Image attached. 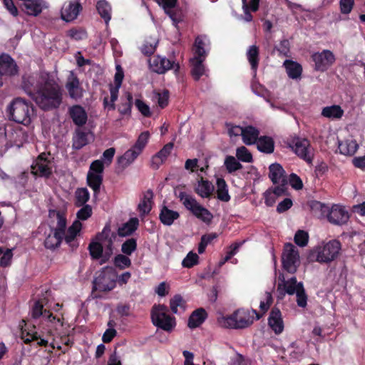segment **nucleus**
Instances as JSON below:
<instances>
[{
	"label": "nucleus",
	"instance_id": "f257e3e1",
	"mask_svg": "<svg viewBox=\"0 0 365 365\" xmlns=\"http://www.w3.org/2000/svg\"><path fill=\"white\" fill-rule=\"evenodd\" d=\"M33 100L43 110L58 108L62 103L63 89L53 77L48 73L42 72Z\"/></svg>",
	"mask_w": 365,
	"mask_h": 365
},
{
	"label": "nucleus",
	"instance_id": "f03ea898",
	"mask_svg": "<svg viewBox=\"0 0 365 365\" xmlns=\"http://www.w3.org/2000/svg\"><path fill=\"white\" fill-rule=\"evenodd\" d=\"M6 113L9 120L28 125L31 122L34 109L30 103L18 97L13 99L7 106Z\"/></svg>",
	"mask_w": 365,
	"mask_h": 365
},
{
	"label": "nucleus",
	"instance_id": "7ed1b4c3",
	"mask_svg": "<svg viewBox=\"0 0 365 365\" xmlns=\"http://www.w3.org/2000/svg\"><path fill=\"white\" fill-rule=\"evenodd\" d=\"M312 208L314 210H319L323 216L326 215L328 221L334 225H342L346 224L349 215L344 207L339 205H333L331 207L316 201L312 203Z\"/></svg>",
	"mask_w": 365,
	"mask_h": 365
},
{
	"label": "nucleus",
	"instance_id": "20e7f679",
	"mask_svg": "<svg viewBox=\"0 0 365 365\" xmlns=\"http://www.w3.org/2000/svg\"><path fill=\"white\" fill-rule=\"evenodd\" d=\"M254 322L250 311L238 309L228 317H221L217 319L219 325L223 328L244 329L250 327Z\"/></svg>",
	"mask_w": 365,
	"mask_h": 365
},
{
	"label": "nucleus",
	"instance_id": "39448f33",
	"mask_svg": "<svg viewBox=\"0 0 365 365\" xmlns=\"http://www.w3.org/2000/svg\"><path fill=\"white\" fill-rule=\"evenodd\" d=\"M279 280L281 281L278 284V289H283L285 293L293 295L296 294L297 303L300 307L307 306V296L305 293L302 282H297L296 277H292L286 280L282 274H279Z\"/></svg>",
	"mask_w": 365,
	"mask_h": 365
},
{
	"label": "nucleus",
	"instance_id": "423d86ee",
	"mask_svg": "<svg viewBox=\"0 0 365 365\" xmlns=\"http://www.w3.org/2000/svg\"><path fill=\"white\" fill-rule=\"evenodd\" d=\"M341 244L338 240H331L323 247H317L311 254V258L320 263L333 261L339 255Z\"/></svg>",
	"mask_w": 365,
	"mask_h": 365
},
{
	"label": "nucleus",
	"instance_id": "0eeeda50",
	"mask_svg": "<svg viewBox=\"0 0 365 365\" xmlns=\"http://www.w3.org/2000/svg\"><path fill=\"white\" fill-rule=\"evenodd\" d=\"M178 197L182 202L183 205L198 219L204 222L210 223L212 219L211 212L200 205L197 200L192 196L184 192H180Z\"/></svg>",
	"mask_w": 365,
	"mask_h": 365
},
{
	"label": "nucleus",
	"instance_id": "6e6552de",
	"mask_svg": "<svg viewBox=\"0 0 365 365\" xmlns=\"http://www.w3.org/2000/svg\"><path fill=\"white\" fill-rule=\"evenodd\" d=\"M168 307L163 304L155 305L151 311L153 324L165 331H170L175 326L174 317L168 314Z\"/></svg>",
	"mask_w": 365,
	"mask_h": 365
},
{
	"label": "nucleus",
	"instance_id": "1a4fd4ad",
	"mask_svg": "<svg viewBox=\"0 0 365 365\" xmlns=\"http://www.w3.org/2000/svg\"><path fill=\"white\" fill-rule=\"evenodd\" d=\"M283 268L289 273L297 272L300 264L299 255L297 248L291 243L284 245L282 255Z\"/></svg>",
	"mask_w": 365,
	"mask_h": 365
},
{
	"label": "nucleus",
	"instance_id": "9d476101",
	"mask_svg": "<svg viewBox=\"0 0 365 365\" xmlns=\"http://www.w3.org/2000/svg\"><path fill=\"white\" fill-rule=\"evenodd\" d=\"M116 235L111 232L108 225L105 226L102 232L96 235V240L100 241L102 243L103 248L105 249L102 263L108 260L113 255V244Z\"/></svg>",
	"mask_w": 365,
	"mask_h": 365
},
{
	"label": "nucleus",
	"instance_id": "9b49d317",
	"mask_svg": "<svg viewBox=\"0 0 365 365\" xmlns=\"http://www.w3.org/2000/svg\"><path fill=\"white\" fill-rule=\"evenodd\" d=\"M149 66L150 69L157 73L163 74L170 69H173L177 73L180 69L178 63H175L166 58L159 56H154L153 58L149 60Z\"/></svg>",
	"mask_w": 365,
	"mask_h": 365
},
{
	"label": "nucleus",
	"instance_id": "f8f14e48",
	"mask_svg": "<svg viewBox=\"0 0 365 365\" xmlns=\"http://www.w3.org/2000/svg\"><path fill=\"white\" fill-rule=\"evenodd\" d=\"M312 58L315 64V69L321 71H326L335 61L334 53L329 50L314 53Z\"/></svg>",
	"mask_w": 365,
	"mask_h": 365
},
{
	"label": "nucleus",
	"instance_id": "ddd939ff",
	"mask_svg": "<svg viewBox=\"0 0 365 365\" xmlns=\"http://www.w3.org/2000/svg\"><path fill=\"white\" fill-rule=\"evenodd\" d=\"M292 149L299 158L304 160L307 163L309 164L312 163L313 152L308 140L297 138L294 142Z\"/></svg>",
	"mask_w": 365,
	"mask_h": 365
},
{
	"label": "nucleus",
	"instance_id": "4468645a",
	"mask_svg": "<svg viewBox=\"0 0 365 365\" xmlns=\"http://www.w3.org/2000/svg\"><path fill=\"white\" fill-rule=\"evenodd\" d=\"M65 87L71 98L78 101L83 97V89L73 72H71L68 76Z\"/></svg>",
	"mask_w": 365,
	"mask_h": 365
},
{
	"label": "nucleus",
	"instance_id": "2eb2a0df",
	"mask_svg": "<svg viewBox=\"0 0 365 365\" xmlns=\"http://www.w3.org/2000/svg\"><path fill=\"white\" fill-rule=\"evenodd\" d=\"M49 164L50 162L47 160L46 154L43 153L38 156L32 164L31 172L36 175L48 177L51 174V168Z\"/></svg>",
	"mask_w": 365,
	"mask_h": 365
},
{
	"label": "nucleus",
	"instance_id": "dca6fc26",
	"mask_svg": "<svg viewBox=\"0 0 365 365\" xmlns=\"http://www.w3.org/2000/svg\"><path fill=\"white\" fill-rule=\"evenodd\" d=\"M117 71L115 75V86H110V103H108V97H106L103 101V103L106 107H108L110 110L115 109L114 102L118 98V90L121 86L123 79V72L120 66H116Z\"/></svg>",
	"mask_w": 365,
	"mask_h": 365
},
{
	"label": "nucleus",
	"instance_id": "f3484780",
	"mask_svg": "<svg viewBox=\"0 0 365 365\" xmlns=\"http://www.w3.org/2000/svg\"><path fill=\"white\" fill-rule=\"evenodd\" d=\"M18 73V66L14 59L8 54L0 56V76L11 77Z\"/></svg>",
	"mask_w": 365,
	"mask_h": 365
},
{
	"label": "nucleus",
	"instance_id": "a211bd4d",
	"mask_svg": "<svg viewBox=\"0 0 365 365\" xmlns=\"http://www.w3.org/2000/svg\"><path fill=\"white\" fill-rule=\"evenodd\" d=\"M81 10V6L79 3L66 1L61 8V19L66 22L72 21L77 18Z\"/></svg>",
	"mask_w": 365,
	"mask_h": 365
},
{
	"label": "nucleus",
	"instance_id": "6ab92c4d",
	"mask_svg": "<svg viewBox=\"0 0 365 365\" xmlns=\"http://www.w3.org/2000/svg\"><path fill=\"white\" fill-rule=\"evenodd\" d=\"M68 113L75 125L78 127L84 125L88 120V115L85 109L79 106L75 105L68 108Z\"/></svg>",
	"mask_w": 365,
	"mask_h": 365
},
{
	"label": "nucleus",
	"instance_id": "aec40b11",
	"mask_svg": "<svg viewBox=\"0 0 365 365\" xmlns=\"http://www.w3.org/2000/svg\"><path fill=\"white\" fill-rule=\"evenodd\" d=\"M268 323L276 334H279L284 329V324L281 312L277 308H273L268 319Z\"/></svg>",
	"mask_w": 365,
	"mask_h": 365
},
{
	"label": "nucleus",
	"instance_id": "412c9836",
	"mask_svg": "<svg viewBox=\"0 0 365 365\" xmlns=\"http://www.w3.org/2000/svg\"><path fill=\"white\" fill-rule=\"evenodd\" d=\"M89 132L85 131L82 128L76 129L72 138V148L74 150H80L86 145L89 142Z\"/></svg>",
	"mask_w": 365,
	"mask_h": 365
},
{
	"label": "nucleus",
	"instance_id": "4be33fe9",
	"mask_svg": "<svg viewBox=\"0 0 365 365\" xmlns=\"http://www.w3.org/2000/svg\"><path fill=\"white\" fill-rule=\"evenodd\" d=\"M269 177L274 184L287 181L285 172L281 165L278 163L272 164L269 166Z\"/></svg>",
	"mask_w": 365,
	"mask_h": 365
},
{
	"label": "nucleus",
	"instance_id": "5701e85b",
	"mask_svg": "<svg viewBox=\"0 0 365 365\" xmlns=\"http://www.w3.org/2000/svg\"><path fill=\"white\" fill-rule=\"evenodd\" d=\"M180 217L177 211L170 210L166 206H163L160 210L159 218L160 222L167 226H170L173 224L174 221Z\"/></svg>",
	"mask_w": 365,
	"mask_h": 365
},
{
	"label": "nucleus",
	"instance_id": "b1692460",
	"mask_svg": "<svg viewBox=\"0 0 365 365\" xmlns=\"http://www.w3.org/2000/svg\"><path fill=\"white\" fill-rule=\"evenodd\" d=\"M207 317V313L203 308H199L194 311L189 317L187 326L195 329L203 323Z\"/></svg>",
	"mask_w": 365,
	"mask_h": 365
},
{
	"label": "nucleus",
	"instance_id": "393cba45",
	"mask_svg": "<svg viewBox=\"0 0 365 365\" xmlns=\"http://www.w3.org/2000/svg\"><path fill=\"white\" fill-rule=\"evenodd\" d=\"M153 192L151 190H148L143 195V199L138 204V209L143 215L148 214L153 205Z\"/></svg>",
	"mask_w": 365,
	"mask_h": 365
},
{
	"label": "nucleus",
	"instance_id": "a878e982",
	"mask_svg": "<svg viewBox=\"0 0 365 365\" xmlns=\"http://www.w3.org/2000/svg\"><path fill=\"white\" fill-rule=\"evenodd\" d=\"M195 190L202 197L207 198L212 194L214 186L208 180H204L203 178H201V180L197 182Z\"/></svg>",
	"mask_w": 365,
	"mask_h": 365
},
{
	"label": "nucleus",
	"instance_id": "bb28decb",
	"mask_svg": "<svg viewBox=\"0 0 365 365\" xmlns=\"http://www.w3.org/2000/svg\"><path fill=\"white\" fill-rule=\"evenodd\" d=\"M140 153V152L133 147L118 158V163L119 165L124 169L129 166L137 158Z\"/></svg>",
	"mask_w": 365,
	"mask_h": 365
},
{
	"label": "nucleus",
	"instance_id": "cd10ccee",
	"mask_svg": "<svg viewBox=\"0 0 365 365\" xmlns=\"http://www.w3.org/2000/svg\"><path fill=\"white\" fill-rule=\"evenodd\" d=\"M22 9L29 15L37 16L42 11L41 0H26L23 3Z\"/></svg>",
	"mask_w": 365,
	"mask_h": 365
},
{
	"label": "nucleus",
	"instance_id": "c85d7f7f",
	"mask_svg": "<svg viewBox=\"0 0 365 365\" xmlns=\"http://www.w3.org/2000/svg\"><path fill=\"white\" fill-rule=\"evenodd\" d=\"M242 140L246 145H252L256 143L259 138V130L252 126L243 128Z\"/></svg>",
	"mask_w": 365,
	"mask_h": 365
},
{
	"label": "nucleus",
	"instance_id": "c756f323",
	"mask_svg": "<svg viewBox=\"0 0 365 365\" xmlns=\"http://www.w3.org/2000/svg\"><path fill=\"white\" fill-rule=\"evenodd\" d=\"M339 152L345 155H354L358 149V144L354 140H346L339 143Z\"/></svg>",
	"mask_w": 365,
	"mask_h": 365
},
{
	"label": "nucleus",
	"instance_id": "7c9ffc66",
	"mask_svg": "<svg viewBox=\"0 0 365 365\" xmlns=\"http://www.w3.org/2000/svg\"><path fill=\"white\" fill-rule=\"evenodd\" d=\"M259 150L266 153H272L274 151V143L272 138L262 136L259 138L256 143Z\"/></svg>",
	"mask_w": 365,
	"mask_h": 365
},
{
	"label": "nucleus",
	"instance_id": "2f4dec72",
	"mask_svg": "<svg viewBox=\"0 0 365 365\" xmlns=\"http://www.w3.org/2000/svg\"><path fill=\"white\" fill-rule=\"evenodd\" d=\"M287 75L292 79L300 78L302 68L300 64L292 61L286 60L284 63Z\"/></svg>",
	"mask_w": 365,
	"mask_h": 365
},
{
	"label": "nucleus",
	"instance_id": "473e14b6",
	"mask_svg": "<svg viewBox=\"0 0 365 365\" xmlns=\"http://www.w3.org/2000/svg\"><path fill=\"white\" fill-rule=\"evenodd\" d=\"M31 316L34 319H37L42 316L48 319L50 322L56 320V317L53 316L51 313L43 309V306L40 302H36L32 307Z\"/></svg>",
	"mask_w": 365,
	"mask_h": 365
},
{
	"label": "nucleus",
	"instance_id": "72a5a7b5",
	"mask_svg": "<svg viewBox=\"0 0 365 365\" xmlns=\"http://www.w3.org/2000/svg\"><path fill=\"white\" fill-rule=\"evenodd\" d=\"M205 42L202 36H197L195 38L193 46L194 56L192 58H197L200 60H205L207 56L205 48Z\"/></svg>",
	"mask_w": 365,
	"mask_h": 365
},
{
	"label": "nucleus",
	"instance_id": "f704fd0d",
	"mask_svg": "<svg viewBox=\"0 0 365 365\" xmlns=\"http://www.w3.org/2000/svg\"><path fill=\"white\" fill-rule=\"evenodd\" d=\"M63 236L61 232H56L53 230L52 233L49 234L45 240V247L48 249H55L60 245Z\"/></svg>",
	"mask_w": 365,
	"mask_h": 365
},
{
	"label": "nucleus",
	"instance_id": "c9c22d12",
	"mask_svg": "<svg viewBox=\"0 0 365 365\" xmlns=\"http://www.w3.org/2000/svg\"><path fill=\"white\" fill-rule=\"evenodd\" d=\"M82 228V224L79 220H75L71 226H70L66 233L64 232V239L66 243L71 244L73 242L77 235L80 232Z\"/></svg>",
	"mask_w": 365,
	"mask_h": 365
},
{
	"label": "nucleus",
	"instance_id": "e433bc0d",
	"mask_svg": "<svg viewBox=\"0 0 365 365\" xmlns=\"http://www.w3.org/2000/svg\"><path fill=\"white\" fill-rule=\"evenodd\" d=\"M139 221L138 218H131L128 222L119 227L118 233L121 237H125L135 232L138 226Z\"/></svg>",
	"mask_w": 365,
	"mask_h": 365
},
{
	"label": "nucleus",
	"instance_id": "4c0bfd02",
	"mask_svg": "<svg viewBox=\"0 0 365 365\" xmlns=\"http://www.w3.org/2000/svg\"><path fill=\"white\" fill-rule=\"evenodd\" d=\"M87 181L88 185L93 190L94 193L96 195L100 191V187L102 184L103 176L98 173H93V172H88L87 175Z\"/></svg>",
	"mask_w": 365,
	"mask_h": 365
},
{
	"label": "nucleus",
	"instance_id": "58836bf2",
	"mask_svg": "<svg viewBox=\"0 0 365 365\" xmlns=\"http://www.w3.org/2000/svg\"><path fill=\"white\" fill-rule=\"evenodd\" d=\"M216 184L217 198L221 201L228 202L230 200V196L228 193L227 185L225 180L217 178Z\"/></svg>",
	"mask_w": 365,
	"mask_h": 365
},
{
	"label": "nucleus",
	"instance_id": "ea45409f",
	"mask_svg": "<svg viewBox=\"0 0 365 365\" xmlns=\"http://www.w3.org/2000/svg\"><path fill=\"white\" fill-rule=\"evenodd\" d=\"M96 9L98 14L105 20L106 24H108L111 19V7L110 4L104 0H101L97 2Z\"/></svg>",
	"mask_w": 365,
	"mask_h": 365
},
{
	"label": "nucleus",
	"instance_id": "a19ab883",
	"mask_svg": "<svg viewBox=\"0 0 365 365\" xmlns=\"http://www.w3.org/2000/svg\"><path fill=\"white\" fill-rule=\"evenodd\" d=\"M205 60L197 58H191L190 63L192 66L191 73L195 80L198 81L200 78L205 73V69L203 65Z\"/></svg>",
	"mask_w": 365,
	"mask_h": 365
},
{
	"label": "nucleus",
	"instance_id": "79ce46f5",
	"mask_svg": "<svg viewBox=\"0 0 365 365\" xmlns=\"http://www.w3.org/2000/svg\"><path fill=\"white\" fill-rule=\"evenodd\" d=\"M106 276L101 275L98 278H96L94 281V287L96 289H98L102 292H107L112 290L115 286V282L113 280L110 281L108 283L106 282Z\"/></svg>",
	"mask_w": 365,
	"mask_h": 365
},
{
	"label": "nucleus",
	"instance_id": "37998d69",
	"mask_svg": "<svg viewBox=\"0 0 365 365\" xmlns=\"http://www.w3.org/2000/svg\"><path fill=\"white\" fill-rule=\"evenodd\" d=\"M343 114L344 110L337 105L324 107L322 111V115L328 118H341Z\"/></svg>",
	"mask_w": 365,
	"mask_h": 365
},
{
	"label": "nucleus",
	"instance_id": "c03bdc74",
	"mask_svg": "<svg viewBox=\"0 0 365 365\" xmlns=\"http://www.w3.org/2000/svg\"><path fill=\"white\" fill-rule=\"evenodd\" d=\"M247 59L251 65L252 69L256 72L259 63V48L255 45L250 46L247 52Z\"/></svg>",
	"mask_w": 365,
	"mask_h": 365
},
{
	"label": "nucleus",
	"instance_id": "a18cd8bd",
	"mask_svg": "<svg viewBox=\"0 0 365 365\" xmlns=\"http://www.w3.org/2000/svg\"><path fill=\"white\" fill-rule=\"evenodd\" d=\"M156 2L163 6L165 13L170 17L175 24L177 23L175 13L173 11L172 9L175 6L177 0H155Z\"/></svg>",
	"mask_w": 365,
	"mask_h": 365
},
{
	"label": "nucleus",
	"instance_id": "49530a36",
	"mask_svg": "<svg viewBox=\"0 0 365 365\" xmlns=\"http://www.w3.org/2000/svg\"><path fill=\"white\" fill-rule=\"evenodd\" d=\"M88 250L93 259H98L101 257L103 258V248L102 243H101L100 241L96 240L90 243Z\"/></svg>",
	"mask_w": 365,
	"mask_h": 365
},
{
	"label": "nucleus",
	"instance_id": "de8ad7c7",
	"mask_svg": "<svg viewBox=\"0 0 365 365\" xmlns=\"http://www.w3.org/2000/svg\"><path fill=\"white\" fill-rule=\"evenodd\" d=\"M76 205L81 207L89 200V192L86 188H79L76 191Z\"/></svg>",
	"mask_w": 365,
	"mask_h": 365
},
{
	"label": "nucleus",
	"instance_id": "09e8293b",
	"mask_svg": "<svg viewBox=\"0 0 365 365\" xmlns=\"http://www.w3.org/2000/svg\"><path fill=\"white\" fill-rule=\"evenodd\" d=\"M170 307L171 311L174 314H178V308L180 307L182 309V311H185V302L183 300L182 297L180 294L175 295L172 299L170 300Z\"/></svg>",
	"mask_w": 365,
	"mask_h": 365
},
{
	"label": "nucleus",
	"instance_id": "8fccbe9b",
	"mask_svg": "<svg viewBox=\"0 0 365 365\" xmlns=\"http://www.w3.org/2000/svg\"><path fill=\"white\" fill-rule=\"evenodd\" d=\"M225 165L228 173H232L242 168V165L235 157L227 156L225 160Z\"/></svg>",
	"mask_w": 365,
	"mask_h": 365
},
{
	"label": "nucleus",
	"instance_id": "3c124183",
	"mask_svg": "<svg viewBox=\"0 0 365 365\" xmlns=\"http://www.w3.org/2000/svg\"><path fill=\"white\" fill-rule=\"evenodd\" d=\"M158 41L156 38L146 40L145 43L140 48L142 53L146 56L153 54L156 48Z\"/></svg>",
	"mask_w": 365,
	"mask_h": 365
},
{
	"label": "nucleus",
	"instance_id": "603ef678",
	"mask_svg": "<svg viewBox=\"0 0 365 365\" xmlns=\"http://www.w3.org/2000/svg\"><path fill=\"white\" fill-rule=\"evenodd\" d=\"M236 156L242 162L251 163L252 161V154L245 146L239 147L237 149Z\"/></svg>",
	"mask_w": 365,
	"mask_h": 365
},
{
	"label": "nucleus",
	"instance_id": "864d4df0",
	"mask_svg": "<svg viewBox=\"0 0 365 365\" xmlns=\"http://www.w3.org/2000/svg\"><path fill=\"white\" fill-rule=\"evenodd\" d=\"M150 138V133L148 131L143 132L139 136L138 138L133 145V148L138 150L139 152H142L145 146L146 145L148 139Z\"/></svg>",
	"mask_w": 365,
	"mask_h": 365
},
{
	"label": "nucleus",
	"instance_id": "5fc2aeb1",
	"mask_svg": "<svg viewBox=\"0 0 365 365\" xmlns=\"http://www.w3.org/2000/svg\"><path fill=\"white\" fill-rule=\"evenodd\" d=\"M136 240L134 238H130L122 245L121 250L124 254L130 255L136 250Z\"/></svg>",
	"mask_w": 365,
	"mask_h": 365
},
{
	"label": "nucleus",
	"instance_id": "6e6d98bb",
	"mask_svg": "<svg viewBox=\"0 0 365 365\" xmlns=\"http://www.w3.org/2000/svg\"><path fill=\"white\" fill-rule=\"evenodd\" d=\"M34 79L31 76H23L21 86L24 91L33 99L35 92L32 91Z\"/></svg>",
	"mask_w": 365,
	"mask_h": 365
},
{
	"label": "nucleus",
	"instance_id": "4d7b16f0",
	"mask_svg": "<svg viewBox=\"0 0 365 365\" xmlns=\"http://www.w3.org/2000/svg\"><path fill=\"white\" fill-rule=\"evenodd\" d=\"M114 264L120 269L129 267L131 265L130 259L125 255H118L114 259Z\"/></svg>",
	"mask_w": 365,
	"mask_h": 365
},
{
	"label": "nucleus",
	"instance_id": "13d9d810",
	"mask_svg": "<svg viewBox=\"0 0 365 365\" xmlns=\"http://www.w3.org/2000/svg\"><path fill=\"white\" fill-rule=\"evenodd\" d=\"M198 258L199 257L196 253L190 252L182 260V264L185 267L190 268L197 264Z\"/></svg>",
	"mask_w": 365,
	"mask_h": 365
},
{
	"label": "nucleus",
	"instance_id": "bf43d9fd",
	"mask_svg": "<svg viewBox=\"0 0 365 365\" xmlns=\"http://www.w3.org/2000/svg\"><path fill=\"white\" fill-rule=\"evenodd\" d=\"M309 235L303 230H298L294 235V242L300 247H304L308 242Z\"/></svg>",
	"mask_w": 365,
	"mask_h": 365
},
{
	"label": "nucleus",
	"instance_id": "052dcab7",
	"mask_svg": "<svg viewBox=\"0 0 365 365\" xmlns=\"http://www.w3.org/2000/svg\"><path fill=\"white\" fill-rule=\"evenodd\" d=\"M92 215V208L90 205H83L77 212V220H86L88 219Z\"/></svg>",
	"mask_w": 365,
	"mask_h": 365
},
{
	"label": "nucleus",
	"instance_id": "680f3d73",
	"mask_svg": "<svg viewBox=\"0 0 365 365\" xmlns=\"http://www.w3.org/2000/svg\"><path fill=\"white\" fill-rule=\"evenodd\" d=\"M127 101L124 103H122L119 108V111L123 115L129 114L131 111L132 103H133V96L131 93H126Z\"/></svg>",
	"mask_w": 365,
	"mask_h": 365
},
{
	"label": "nucleus",
	"instance_id": "e2e57ef3",
	"mask_svg": "<svg viewBox=\"0 0 365 365\" xmlns=\"http://www.w3.org/2000/svg\"><path fill=\"white\" fill-rule=\"evenodd\" d=\"M227 133L230 138L242 135L243 128L239 125H234L232 123H226Z\"/></svg>",
	"mask_w": 365,
	"mask_h": 365
},
{
	"label": "nucleus",
	"instance_id": "0e129e2a",
	"mask_svg": "<svg viewBox=\"0 0 365 365\" xmlns=\"http://www.w3.org/2000/svg\"><path fill=\"white\" fill-rule=\"evenodd\" d=\"M215 237V235H203L198 246V252L200 254L203 253L206 246Z\"/></svg>",
	"mask_w": 365,
	"mask_h": 365
},
{
	"label": "nucleus",
	"instance_id": "69168bd1",
	"mask_svg": "<svg viewBox=\"0 0 365 365\" xmlns=\"http://www.w3.org/2000/svg\"><path fill=\"white\" fill-rule=\"evenodd\" d=\"M287 183H288V181L278 182L277 184H279V185L277 186L274 187V188L272 189V192L277 197H280V196L287 195Z\"/></svg>",
	"mask_w": 365,
	"mask_h": 365
},
{
	"label": "nucleus",
	"instance_id": "338daca9",
	"mask_svg": "<svg viewBox=\"0 0 365 365\" xmlns=\"http://www.w3.org/2000/svg\"><path fill=\"white\" fill-rule=\"evenodd\" d=\"M354 0H340V10L342 14H349L354 6Z\"/></svg>",
	"mask_w": 365,
	"mask_h": 365
},
{
	"label": "nucleus",
	"instance_id": "774afa93",
	"mask_svg": "<svg viewBox=\"0 0 365 365\" xmlns=\"http://www.w3.org/2000/svg\"><path fill=\"white\" fill-rule=\"evenodd\" d=\"M21 338L26 344H29L31 341H38L39 336L36 331H30L26 332V331H23Z\"/></svg>",
	"mask_w": 365,
	"mask_h": 365
}]
</instances>
